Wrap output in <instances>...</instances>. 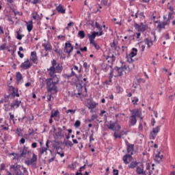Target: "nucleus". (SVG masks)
Listing matches in <instances>:
<instances>
[{
    "label": "nucleus",
    "instance_id": "obj_1",
    "mask_svg": "<svg viewBox=\"0 0 175 175\" xmlns=\"http://www.w3.org/2000/svg\"><path fill=\"white\" fill-rule=\"evenodd\" d=\"M49 79L43 78L42 81H45L46 83V88L48 92H52V91H55V92H58L57 84L59 83V79H58V77H57V75L53 74V75L51 77L50 76Z\"/></svg>",
    "mask_w": 175,
    "mask_h": 175
},
{
    "label": "nucleus",
    "instance_id": "obj_2",
    "mask_svg": "<svg viewBox=\"0 0 175 175\" xmlns=\"http://www.w3.org/2000/svg\"><path fill=\"white\" fill-rule=\"evenodd\" d=\"M10 170L13 169L14 174H12V172L7 171L8 175H29L28 170L25 167L15 163L14 165H11L10 166Z\"/></svg>",
    "mask_w": 175,
    "mask_h": 175
},
{
    "label": "nucleus",
    "instance_id": "obj_3",
    "mask_svg": "<svg viewBox=\"0 0 175 175\" xmlns=\"http://www.w3.org/2000/svg\"><path fill=\"white\" fill-rule=\"evenodd\" d=\"M126 150L128 154H125L123 157V162L124 163H125V165H128L129 163V161H128V159H130V161H132V159H133V157H132V156L133 155V151L135 150V144L128 145V146H126Z\"/></svg>",
    "mask_w": 175,
    "mask_h": 175
},
{
    "label": "nucleus",
    "instance_id": "obj_4",
    "mask_svg": "<svg viewBox=\"0 0 175 175\" xmlns=\"http://www.w3.org/2000/svg\"><path fill=\"white\" fill-rule=\"evenodd\" d=\"M74 48L75 50H79V49H80V46L73 47L72 46L70 42L68 41L67 42L65 43L64 51L66 54H68V55H70V53H72V51H73Z\"/></svg>",
    "mask_w": 175,
    "mask_h": 175
},
{
    "label": "nucleus",
    "instance_id": "obj_5",
    "mask_svg": "<svg viewBox=\"0 0 175 175\" xmlns=\"http://www.w3.org/2000/svg\"><path fill=\"white\" fill-rule=\"evenodd\" d=\"M32 158L27 160L25 161V165H27V166H29L31 165V166L33 167H34L35 169H36V162L38 161V155H36L35 153L32 154Z\"/></svg>",
    "mask_w": 175,
    "mask_h": 175
},
{
    "label": "nucleus",
    "instance_id": "obj_6",
    "mask_svg": "<svg viewBox=\"0 0 175 175\" xmlns=\"http://www.w3.org/2000/svg\"><path fill=\"white\" fill-rule=\"evenodd\" d=\"M8 94L11 96V98H18L20 96V94L18 93V88H14V86H9Z\"/></svg>",
    "mask_w": 175,
    "mask_h": 175
},
{
    "label": "nucleus",
    "instance_id": "obj_7",
    "mask_svg": "<svg viewBox=\"0 0 175 175\" xmlns=\"http://www.w3.org/2000/svg\"><path fill=\"white\" fill-rule=\"evenodd\" d=\"M52 66L47 68V71L49 72V76H54L55 75V67L57 66V60L53 59L51 61Z\"/></svg>",
    "mask_w": 175,
    "mask_h": 175
},
{
    "label": "nucleus",
    "instance_id": "obj_8",
    "mask_svg": "<svg viewBox=\"0 0 175 175\" xmlns=\"http://www.w3.org/2000/svg\"><path fill=\"white\" fill-rule=\"evenodd\" d=\"M161 131V126H157L153 128L152 131L150 134V137L152 140H154L155 137H157V133H159Z\"/></svg>",
    "mask_w": 175,
    "mask_h": 175
},
{
    "label": "nucleus",
    "instance_id": "obj_9",
    "mask_svg": "<svg viewBox=\"0 0 175 175\" xmlns=\"http://www.w3.org/2000/svg\"><path fill=\"white\" fill-rule=\"evenodd\" d=\"M101 70H103V72H107V70H109V69H111L110 71L111 70V69H114L113 68V64H107L106 62H103L101 65Z\"/></svg>",
    "mask_w": 175,
    "mask_h": 175
},
{
    "label": "nucleus",
    "instance_id": "obj_10",
    "mask_svg": "<svg viewBox=\"0 0 175 175\" xmlns=\"http://www.w3.org/2000/svg\"><path fill=\"white\" fill-rule=\"evenodd\" d=\"M29 154V150H28V147L24 146L22 150L21 153L18 156V157H14V159H18L20 158H25V155Z\"/></svg>",
    "mask_w": 175,
    "mask_h": 175
},
{
    "label": "nucleus",
    "instance_id": "obj_11",
    "mask_svg": "<svg viewBox=\"0 0 175 175\" xmlns=\"http://www.w3.org/2000/svg\"><path fill=\"white\" fill-rule=\"evenodd\" d=\"M31 66H32V62H29V59H27V60L23 62L21 65V69H25V70L29 69V68H31Z\"/></svg>",
    "mask_w": 175,
    "mask_h": 175
},
{
    "label": "nucleus",
    "instance_id": "obj_12",
    "mask_svg": "<svg viewBox=\"0 0 175 175\" xmlns=\"http://www.w3.org/2000/svg\"><path fill=\"white\" fill-rule=\"evenodd\" d=\"M163 21L159 22L157 27L158 28H160L161 29H165V27H166V25H169V23L166 21L167 17L165 15H163Z\"/></svg>",
    "mask_w": 175,
    "mask_h": 175
},
{
    "label": "nucleus",
    "instance_id": "obj_13",
    "mask_svg": "<svg viewBox=\"0 0 175 175\" xmlns=\"http://www.w3.org/2000/svg\"><path fill=\"white\" fill-rule=\"evenodd\" d=\"M131 113L135 117H140L142 114V108L133 109L131 111Z\"/></svg>",
    "mask_w": 175,
    "mask_h": 175
},
{
    "label": "nucleus",
    "instance_id": "obj_14",
    "mask_svg": "<svg viewBox=\"0 0 175 175\" xmlns=\"http://www.w3.org/2000/svg\"><path fill=\"white\" fill-rule=\"evenodd\" d=\"M137 122V119L135 116L131 114L130 116V120L129 121V126H134V125H136V123Z\"/></svg>",
    "mask_w": 175,
    "mask_h": 175
},
{
    "label": "nucleus",
    "instance_id": "obj_15",
    "mask_svg": "<svg viewBox=\"0 0 175 175\" xmlns=\"http://www.w3.org/2000/svg\"><path fill=\"white\" fill-rule=\"evenodd\" d=\"M30 59L33 64H38V55L36 54V51H32L31 53Z\"/></svg>",
    "mask_w": 175,
    "mask_h": 175
},
{
    "label": "nucleus",
    "instance_id": "obj_16",
    "mask_svg": "<svg viewBox=\"0 0 175 175\" xmlns=\"http://www.w3.org/2000/svg\"><path fill=\"white\" fill-rule=\"evenodd\" d=\"M57 131L55 133L54 135L55 140H58V139L62 136V129H61V127H58Z\"/></svg>",
    "mask_w": 175,
    "mask_h": 175
},
{
    "label": "nucleus",
    "instance_id": "obj_17",
    "mask_svg": "<svg viewBox=\"0 0 175 175\" xmlns=\"http://www.w3.org/2000/svg\"><path fill=\"white\" fill-rule=\"evenodd\" d=\"M21 100H18V98L15 99L14 103H10L11 107H16V109H18L20 107V105H21Z\"/></svg>",
    "mask_w": 175,
    "mask_h": 175
},
{
    "label": "nucleus",
    "instance_id": "obj_18",
    "mask_svg": "<svg viewBox=\"0 0 175 175\" xmlns=\"http://www.w3.org/2000/svg\"><path fill=\"white\" fill-rule=\"evenodd\" d=\"M114 70L118 72V75H117L118 77H121V76L124 75V72H125L123 68H121V67H118L117 66H115Z\"/></svg>",
    "mask_w": 175,
    "mask_h": 175
},
{
    "label": "nucleus",
    "instance_id": "obj_19",
    "mask_svg": "<svg viewBox=\"0 0 175 175\" xmlns=\"http://www.w3.org/2000/svg\"><path fill=\"white\" fill-rule=\"evenodd\" d=\"M26 23L27 30L28 32H31L33 29V22L31 20Z\"/></svg>",
    "mask_w": 175,
    "mask_h": 175
},
{
    "label": "nucleus",
    "instance_id": "obj_20",
    "mask_svg": "<svg viewBox=\"0 0 175 175\" xmlns=\"http://www.w3.org/2000/svg\"><path fill=\"white\" fill-rule=\"evenodd\" d=\"M42 46L44 47L45 51H51V50H53V46L50 42L44 43Z\"/></svg>",
    "mask_w": 175,
    "mask_h": 175
},
{
    "label": "nucleus",
    "instance_id": "obj_21",
    "mask_svg": "<svg viewBox=\"0 0 175 175\" xmlns=\"http://www.w3.org/2000/svg\"><path fill=\"white\" fill-rule=\"evenodd\" d=\"M141 167H137V174H146V172L144 171V165L141 164Z\"/></svg>",
    "mask_w": 175,
    "mask_h": 175
},
{
    "label": "nucleus",
    "instance_id": "obj_22",
    "mask_svg": "<svg viewBox=\"0 0 175 175\" xmlns=\"http://www.w3.org/2000/svg\"><path fill=\"white\" fill-rule=\"evenodd\" d=\"M75 77L76 79H79V77H77V74H76V72H71L70 75H68V74L63 75V77L64 79H67L68 80H69L70 77Z\"/></svg>",
    "mask_w": 175,
    "mask_h": 175
},
{
    "label": "nucleus",
    "instance_id": "obj_23",
    "mask_svg": "<svg viewBox=\"0 0 175 175\" xmlns=\"http://www.w3.org/2000/svg\"><path fill=\"white\" fill-rule=\"evenodd\" d=\"M57 11L58 13H61L62 14H65L66 10L62 6V5L59 4L57 8H56Z\"/></svg>",
    "mask_w": 175,
    "mask_h": 175
},
{
    "label": "nucleus",
    "instance_id": "obj_24",
    "mask_svg": "<svg viewBox=\"0 0 175 175\" xmlns=\"http://www.w3.org/2000/svg\"><path fill=\"white\" fill-rule=\"evenodd\" d=\"M54 117H57V121H59V111H58V109H57L54 113L53 111H51V118H54Z\"/></svg>",
    "mask_w": 175,
    "mask_h": 175
},
{
    "label": "nucleus",
    "instance_id": "obj_25",
    "mask_svg": "<svg viewBox=\"0 0 175 175\" xmlns=\"http://www.w3.org/2000/svg\"><path fill=\"white\" fill-rule=\"evenodd\" d=\"M132 51L129 54V58H133V57H136L137 55V49L136 48H133Z\"/></svg>",
    "mask_w": 175,
    "mask_h": 175
},
{
    "label": "nucleus",
    "instance_id": "obj_26",
    "mask_svg": "<svg viewBox=\"0 0 175 175\" xmlns=\"http://www.w3.org/2000/svg\"><path fill=\"white\" fill-rule=\"evenodd\" d=\"M109 125L107 126L108 129L110 131H116V122H113V121H109Z\"/></svg>",
    "mask_w": 175,
    "mask_h": 175
},
{
    "label": "nucleus",
    "instance_id": "obj_27",
    "mask_svg": "<svg viewBox=\"0 0 175 175\" xmlns=\"http://www.w3.org/2000/svg\"><path fill=\"white\" fill-rule=\"evenodd\" d=\"M157 154L155 155L154 161H157V162H160V161H162V158L163 155H159L161 154V152L157 150Z\"/></svg>",
    "mask_w": 175,
    "mask_h": 175
},
{
    "label": "nucleus",
    "instance_id": "obj_28",
    "mask_svg": "<svg viewBox=\"0 0 175 175\" xmlns=\"http://www.w3.org/2000/svg\"><path fill=\"white\" fill-rule=\"evenodd\" d=\"M20 32H23V31H21V29H19L18 31H16V39H18V40H21V39H23V38H24V34H20Z\"/></svg>",
    "mask_w": 175,
    "mask_h": 175
},
{
    "label": "nucleus",
    "instance_id": "obj_29",
    "mask_svg": "<svg viewBox=\"0 0 175 175\" xmlns=\"http://www.w3.org/2000/svg\"><path fill=\"white\" fill-rule=\"evenodd\" d=\"M55 72L57 71V73H61L62 72V69H64V67L60 64H58L56 67H55Z\"/></svg>",
    "mask_w": 175,
    "mask_h": 175
},
{
    "label": "nucleus",
    "instance_id": "obj_30",
    "mask_svg": "<svg viewBox=\"0 0 175 175\" xmlns=\"http://www.w3.org/2000/svg\"><path fill=\"white\" fill-rule=\"evenodd\" d=\"M137 165H139V163H137V161H132L130 165H129L128 167L129 169H135V167H136Z\"/></svg>",
    "mask_w": 175,
    "mask_h": 175
},
{
    "label": "nucleus",
    "instance_id": "obj_31",
    "mask_svg": "<svg viewBox=\"0 0 175 175\" xmlns=\"http://www.w3.org/2000/svg\"><path fill=\"white\" fill-rule=\"evenodd\" d=\"M109 59H111V63H109V64H112V66H113V62H116V56H114V55H112V56H111V57L107 55L105 57V59L107 61V60H109Z\"/></svg>",
    "mask_w": 175,
    "mask_h": 175
},
{
    "label": "nucleus",
    "instance_id": "obj_32",
    "mask_svg": "<svg viewBox=\"0 0 175 175\" xmlns=\"http://www.w3.org/2000/svg\"><path fill=\"white\" fill-rule=\"evenodd\" d=\"M16 81L20 83L21 80H23V75H21V72H18L16 75Z\"/></svg>",
    "mask_w": 175,
    "mask_h": 175
},
{
    "label": "nucleus",
    "instance_id": "obj_33",
    "mask_svg": "<svg viewBox=\"0 0 175 175\" xmlns=\"http://www.w3.org/2000/svg\"><path fill=\"white\" fill-rule=\"evenodd\" d=\"M53 142H54V144H53V146H52L53 148L56 149L57 147H59V146L60 144H62V142L57 141L56 139H55Z\"/></svg>",
    "mask_w": 175,
    "mask_h": 175
},
{
    "label": "nucleus",
    "instance_id": "obj_34",
    "mask_svg": "<svg viewBox=\"0 0 175 175\" xmlns=\"http://www.w3.org/2000/svg\"><path fill=\"white\" fill-rule=\"evenodd\" d=\"M47 155V148L43 146L41 148H40V155H43V154H44Z\"/></svg>",
    "mask_w": 175,
    "mask_h": 175
},
{
    "label": "nucleus",
    "instance_id": "obj_35",
    "mask_svg": "<svg viewBox=\"0 0 175 175\" xmlns=\"http://www.w3.org/2000/svg\"><path fill=\"white\" fill-rule=\"evenodd\" d=\"M91 34L88 33V38H89V40H94L95 38H96V36H95V34L94 33V31H92L90 33Z\"/></svg>",
    "mask_w": 175,
    "mask_h": 175
},
{
    "label": "nucleus",
    "instance_id": "obj_36",
    "mask_svg": "<svg viewBox=\"0 0 175 175\" xmlns=\"http://www.w3.org/2000/svg\"><path fill=\"white\" fill-rule=\"evenodd\" d=\"M83 81H81L80 83H76L77 91L83 90Z\"/></svg>",
    "mask_w": 175,
    "mask_h": 175
},
{
    "label": "nucleus",
    "instance_id": "obj_37",
    "mask_svg": "<svg viewBox=\"0 0 175 175\" xmlns=\"http://www.w3.org/2000/svg\"><path fill=\"white\" fill-rule=\"evenodd\" d=\"M78 36H79V38H81V39H84V38H85V33H84V31L80 30L78 32Z\"/></svg>",
    "mask_w": 175,
    "mask_h": 175
},
{
    "label": "nucleus",
    "instance_id": "obj_38",
    "mask_svg": "<svg viewBox=\"0 0 175 175\" xmlns=\"http://www.w3.org/2000/svg\"><path fill=\"white\" fill-rule=\"evenodd\" d=\"M113 73H114V69H111V70L109 72V80L108 83H111V80L114 76Z\"/></svg>",
    "mask_w": 175,
    "mask_h": 175
},
{
    "label": "nucleus",
    "instance_id": "obj_39",
    "mask_svg": "<svg viewBox=\"0 0 175 175\" xmlns=\"http://www.w3.org/2000/svg\"><path fill=\"white\" fill-rule=\"evenodd\" d=\"M147 28H148V26L147 25L143 24V23H141V32H144L145 31H147Z\"/></svg>",
    "mask_w": 175,
    "mask_h": 175
},
{
    "label": "nucleus",
    "instance_id": "obj_40",
    "mask_svg": "<svg viewBox=\"0 0 175 175\" xmlns=\"http://www.w3.org/2000/svg\"><path fill=\"white\" fill-rule=\"evenodd\" d=\"M63 143H64V144H65V146H68L69 147H72L73 146V143H72V141H70V140H68L66 142V140L64 139Z\"/></svg>",
    "mask_w": 175,
    "mask_h": 175
},
{
    "label": "nucleus",
    "instance_id": "obj_41",
    "mask_svg": "<svg viewBox=\"0 0 175 175\" xmlns=\"http://www.w3.org/2000/svg\"><path fill=\"white\" fill-rule=\"evenodd\" d=\"M131 102L134 106L137 105V102H139V98L136 96L133 97Z\"/></svg>",
    "mask_w": 175,
    "mask_h": 175
},
{
    "label": "nucleus",
    "instance_id": "obj_42",
    "mask_svg": "<svg viewBox=\"0 0 175 175\" xmlns=\"http://www.w3.org/2000/svg\"><path fill=\"white\" fill-rule=\"evenodd\" d=\"M134 27L137 29L138 32H142V25H139L137 23H135Z\"/></svg>",
    "mask_w": 175,
    "mask_h": 175
},
{
    "label": "nucleus",
    "instance_id": "obj_43",
    "mask_svg": "<svg viewBox=\"0 0 175 175\" xmlns=\"http://www.w3.org/2000/svg\"><path fill=\"white\" fill-rule=\"evenodd\" d=\"M122 136H124V134H121V133L120 134H117L116 132L113 133V137H115V139H121Z\"/></svg>",
    "mask_w": 175,
    "mask_h": 175
},
{
    "label": "nucleus",
    "instance_id": "obj_44",
    "mask_svg": "<svg viewBox=\"0 0 175 175\" xmlns=\"http://www.w3.org/2000/svg\"><path fill=\"white\" fill-rule=\"evenodd\" d=\"M94 34L95 36H102L103 35V30H99V32L98 31H93Z\"/></svg>",
    "mask_w": 175,
    "mask_h": 175
},
{
    "label": "nucleus",
    "instance_id": "obj_45",
    "mask_svg": "<svg viewBox=\"0 0 175 175\" xmlns=\"http://www.w3.org/2000/svg\"><path fill=\"white\" fill-rule=\"evenodd\" d=\"M31 17L33 20H38V17H39V14H38L36 12H34L31 14Z\"/></svg>",
    "mask_w": 175,
    "mask_h": 175
},
{
    "label": "nucleus",
    "instance_id": "obj_46",
    "mask_svg": "<svg viewBox=\"0 0 175 175\" xmlns=\"http://www.w3.org/2000/svg\"><path fill=\"white\" fill-rule=\"evenodd\" d=\"M173 18V15L172 14L168 13V17L165 19V21L170 24V20Z\"/></svg>",
    "mask_w": 175,
    "mask_h": 175
},
{
    "label": "nucleus",
    "instance_id": "obj_47",
    "mask_svg": "<svg viewBox=\"0 0 175 175\" xmlns=\"http://www.w3.org/2000/svg\"><path fill=\"white\" fill-rule=\"evenodd\" d=\"M9 116L10 120L13 122V124H16V122L14 121V115L12 114V112H10Z\"/></svg>",
    "mask_w": 175,
    "mask_h": 175
},
{
    "label": "nucleus",
    "instance_id": "obj_48",
    "mask_svg": "<svg viewBox=\"0 0 175 175\" xmlns=\"http://www.w3.org/2000/svg\"><path fill=\"white\" fill-rule=\"evenodd\" d=\"M144 42H145V44H147L148 49H150L151 45L150 44V40L148 38H145Z\"/></svg>",
    "mask_w": 175,
    "mask_h": 175
},
{
    "label": "nucleus",
    "instance_id": "obj_49",
    "mask_svg": "<svg viewBox=\"0 0 175 175\" xmlns=\"http://www.w3.org/2000/svg\"><path fill=\"white\" fill-rule=\"evenodd\" d=\"M54 51L55 53H57V54H58L59 55H62V54H64V53H62V50L61 49H55Z\"/></svg>",
    "mask_w": 175,
    "mask_h": 175
},
{
    "label": "nucleus",
    "instance_id": "obj_50",
    "mask_svg": "<svg viewBox=\"0 0 175 175\" xmlns=\"http://www.w3.org/2000/svg\"><path fill=\"white\" fill-rule=\"evenodd\" d=\"M29 2H31V3H33V5H36V3H40V0H29Z\"/></svg>",
    "mask_w": 175,
    "mask_h": 175
},
{
    "label": "nucleus",
    "instance_id": "obj_51",
    "mask_svg": "<svg viewBox=\"0 0 175 175\" xmlns=\"http://www.w3.org/2000/svg\"><path fill=\"white\" fill-rule=\"evenodd\" d=\"M92 134L90 136V142H94L95 139H94V130L91 131Z\"/></svg>",
    "mask_w": 175,
    "mask_h": 175
},
{
    "label": "nucleus",
    "instance_id": "obj_52",
    "mask_svg": "<svg viewBox=\"0 0 175 175\" xmlns=\"http://www.w3.org/2000/svg\"><path fill=\"white\" fill-rule=\"evenodd\" d=\"M74 125H75V126H76V128H79V126H80V125H81V122H80V120H76Z\"/></svg>",
    "mask_w": 175,
    "mask_h": 175
},
{
    "label": "nucleus",
    "instance_id": "obj_53",
    "mask_svg": "<svg viewBox=\"0 0 175 175\" xmlns=\"http://www.w3.org/2000/svg\"><path fill=\"white\" fill-rule=\"evenodd\" d=\"M72 25H75V23L70 22L69 23H68L67 27H66V29H67V31H68L69 28H70V27H72Z\"/></svg>",
    "mask_w": 175,
    "mask_h": 175
},
{
    "label": "nucleus",
    "instance_id": "obj_54",
    "mask_svg": "<svg viewBox=\"0 0 175 175\" xmlns=\"http://www.w3.org/2000/svg\"><path fill=\"white\" fill-rule=\"evenodd\" d=\"M95 27L99 31H102V27H100V25H99V23H98V22H95Z\"/></svg>",
    "mask_w": 175,
    "mask_h": 175
},
{
    "label": "nucleus",
    "instance_id": "obj_55",
    "mask_svg": "<svg viewBox=\"0 0 175 175\" xmlns=\"http://www.w3.org/2000/svg\"><path fill=\"white\" fill-rule=\"evenodd\" d=\"M0 126L2 128L1 131H9V126H5L3 124H1Z\"/></svg>",
    "mask_w": 175,
    "mask_h": 175
},
{
    "label": "nucleus",
    "instance_id": "obj_56",
    "mask_svg": "<svg viewBox=\"0 0 175 175\" xmlns=\"http://www.w3.org/2000/svg\"><path fill=\"white\" fill-rule=\"evenodd\" d=\"M66 113H70V114H75V113H76V109H68L67 111H66Z\"/></svg>",
    "mask_w": 175,
    "mask_h": 175
},
{
    "label": "nucleus",
    "instance_id": "obj_57",
    "mask_svg": "<svg viewBox=\"0 0 175 175\" xmlns=\"http://www.w3.org/2000/svg\"><path fill=\"white\" fill-rule=\"evenodd\" d=\"M121 68L123 69V70H126L128 69V66L125 65V63L122 62V66H120Z\"/></svg>",
    "mask_w": 175,
    "mask_h": 175
},
{
    "label": "nucleus",
    "instance_id": "obj_58",
    "mask_svg": "<svg viewBox=\"0 0 175 175\" xmlns=\"http://www.w3.org/2000/svg\"><path fill=\"white\" fill-rule=\"evenodd\" d=\"M16 133H17L18 136H23V133L21 132V129H16Z\"/></svg>",
    "mask_w": 175,
    "mask_h": 175
},
{
    "label": "nucleus",
    "instance_id": "obj_59",
    "mask_svg": "<svg viewBox=\"0 0 175 175\" xmlns=\"http://www.w3.org/2000/svg\"><path fill=\"white\" fill-rule=\"evenodd\" d=\"M88 25H91V27H94V21H88L87 22Z\"/></svg>",
    "mask_w": 175,
    "mask_h": 175
},
{
    "label": "nucleus",
    "instance_id": "obj_60",
    "mask_svg": "<svg viewBox=\"0 0 175 175\" xmlns=\"http://www.w3.org/2000/svg\"><path fill=\"white\" fill-rule=\"evenodd\" d=\"M5 165L4 163H1L0 165V172H2V170H5Z\"/></svg>",
    "mask_w": 175,
    "mask_h": 175
},
{
    "label": "nucleus",
    "instance_id": "obj_61",
    "mask_svg": "<svg viewBox=\"0 0 175 175\" xmlns=\"http://www.w3.org/2000/svg\"><path fill=\"white\" fill-rule=\"evenodd\" d=\"M96 107V104H94V103H91L90 104L89 109H95Z\"/></svg>",
    "mask_w": 175,
    "mask_h": 175
},
{
    "label": "nucleus",
    "instance_id": "obj_62",
    "mask_svg": "<svg viewBox=\"0 0 175 175\" xmlns=\"http://www.w3.org/2000/svg\"><path fill=\"white\" fill-rule=\"evenodd\" d=\"M79 50L80 51H87V46H84L83 48H81V45H79Z\"/></svg>",
    "mask_w": 175,
    "mask_h": 175
},
{
    "label": "nucleus",
    "instance_id": "obj_63",
    "mask_svg": "<svg viewBox=\"0 0 175 175\" xmlns=\"http://www.w3.org/2000/svg\"><path fill=\"white\" fill-rule=\"evenodd\" d=\"M98 118V115L94 114L91 116V119L94 121V120H96Z\"/></svg>",
    "mask_w": 175,
    "mask_h": 175
},
{
    "label": "nucleus",
    "instance_id": "obj_64",
    "mask_svg": "<svg viewBox=\"0 0 175 175\" xmlns=\"http://www.w3.org/2000/svg\"><path fill=\"white\" fill-rule=\"evenodd\" d=\"M113 175H118V170L113 169Z\"/></svg>",
    "mask_w": 175,
    "mask_h": 175
}]
</instances>
